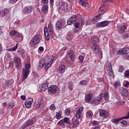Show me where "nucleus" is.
Listing matches in <instances>:
<instances>
[{
  "mask_svg": "<svg viewBox=\"0 0 129 129\" xmlns=\"http://www.w3.org/2000/svg\"><path fill=\"white\" fill-rule=\"evenodd\" d=\"M53 61H54L53 55L49 56H46L43 57L39 60L38 68L39 69H42V68L44 66L45 70H48V69L51 67V65H52Z\"/></svg>",
  "mask_w": 129,
  "mask_h": 129,
  "instance_id": "f257e3e1",
  "label": "nucleus"
},
{
  "mask_svg": "<svg viewBox=\"0 0 129 129\" xmlns=\"http://www.w3.org/2000/svg\"><path fill=\"white\" fill-rule=\"evenodd\" d=\"M41 41H42V36L39 34H37L33 37L29 44L31 47H35L37 44H40Z\"/></svg>",
  "mask_w": 129,
  "mask_h": 129,
  "instance_id": "f03ea898",
  "label": "nucleus"
},
{
  "mask_svg": "<svg viewBox=\"0 0 129 129\" xmlns=\"http://www.w3.org/2000/svg\"><path fill=\"white\" fill-rule=\"evenodd\" d=\"M105 6L104 5H102L101 7L100 8L99 10V14L97 15L95 18H93L92 19V22L94 23H96L101 19V17L100 16L102 15H103L104 13H105Z\"/></svg>",
  "mask_w": 129,
  "mask_h": 129,
  "instance_id": "7ed1b4c3",
  "label": "nucleus"
},
{
  "mask_svg": "<svg viewBox=\"0 0 129 129\" xmlns=\"http://www.w3.org/2000/svg\"><path fill=\"white\" fill-rule=\"evenodd\" d=\"M84 25V21L82 20L78 21L75 24H74L75 28L74 29V32L75 33H78L80 31V28H82Z\"/></svg>",
  "mask_w": 129,
  "mask_h": 129,
  "instance_id": "20e7f679",
  "label": "nucleus"
},
{
  "mask_svg": "<svg viewBox=\"0 0 129 129\" xmlns=\"http://www.w3.org/2000/svg\"><path fill=\"white\" fill-rule=\"evenodd\" d=\"M68 10V4L67 2H59V12H67Z\"/></svg>",
  "mask_w": 129,
  "mask_h": 129,
  "instance_id": "39448f33",
  "label": "nucleus"
},
{
  "mask_svg": "<svg viewBox=\"0 0 129 129\" xmlns=\"http://www.w3.org/2000/svg\"><path fill=\"white\" fill-rule=\"evenodd\" d=\"M105 67L106 68L109 75L110 76H112V75H113V71H112V66H111V63L109 61H107L105 64Z\"/></svg>",
  "mask_w": 129,
  "mask_h": 129,
  "instance_id": "423d86ee",
  "label": "nucleus"
},
{
  "mask_svg": "<svg viewBox=\"0 0 129 129\" xmlns=\"http://www.w3.org/2000/svg\"><path fill=\"white\" fill-rule=\"evenodd\" d=\"M66 21L64 20H60L57 21L55 24L56 30H61L63 28V26L65 25Z\"/></svg>",
  "mask_w": 129,
  "mask_h": 129,
  "instance_id": "0eeeda50",
  "label": "nucleus"
},
{
  "mask_svg": "<svg viewBox=\"0 0 129 129\" xmlns=\"http://www.w3.org/2000/svg\"><path fill=\"white\" fill-rule=\"evenodd\" d=\"M127 29V24L123 23L118 27V32L120 33V34H123L124 32H125V30Z\"/></svg>",
  "mask_w": 129,
  "mask_h": 129,
  "instance_id": "6e6552de",
  "label": "nucleus"
},
{
  "mask_svg": "<svg viewBox=\"0 0 129 129\" xmlns=\"http://www.w3.org/2000/svg\"><path fill=\"white\" fill-rule=\"evenodd\" d=\"M49 93H51V94H55L57 93V91L59 90V88L56 85H52L48 87V88Z\"/></svg>",
  "mask_w": 129,
  "mask_h": 129,
  "instance_id": "1a4fd4ad",
  "label": "nucleus"
},
{
  "mask_svg": "<svg viewBox=\"0 0 129 129\" xmlns=\"http://www.w3.org/2000/svg\"><path fill=\"white\" fill-rule=\"evenodd\" d=\"M14 61L17 64L16 68L17 70H20L22 68V63L21 62V58L18 57H15L14 58Z\"/></svg>",
  "mask_w": 129,
  "mask_h": 129,
  "instance_id": "9d476101",
  "label": "nucleus"
},
{
  "mask_svg": "<svg viewBox=\"0 0 129 129\" xmlns=\"http://www.w3.org/2000/svg\"><path fill=\"white\" fill-rule=\"evenodd\" d=\"M43 106L44 100L42 98L39 99L37 103L36 104V108H37L38 109H42Z\"/></svg>",
  "mask_w": 129,
  "mask_h": 129,
  "instance_id": "9b49d317",
  "label": "nucleus"
},
{
  "mask_svg": "<svg viewBox=\"0 0 129 129\" xmlns=\"http://www.w3.org/2000/svg\"><path fill=\"white\" fill-rule=\"evenodd\" d=\"M93 50H94V52L95 53H99L101 54V56H102V51L100 50V48L96 43H94L92 46Z\"/></svg>",
  "mask_w": 129,
  "mask_h": 129,
  "instance_id": "f8f14e48",
  "label": "nucleus"
},
{
  "mask_svg": "<svg viewBox=\"0 0 129 129\" xmlns=\"http://www.w3.org/2000/svg\"><path fill=\"white\" fill-rule=\"evenodd\" d=\"M48 89V84L45 83L41 85L38 88V91L39 92H44V91H46V90Z\"/></svg>",
  "mask_w": 129,
  "mask_h": 129,
  "instance_id": "ddd939ff",
  "label": "nucleus"
},
{
  "mask_svg": "<svg viewBox=\"0 0 129 129\" xmlns=\"http://www.w3.org/2000/svg\"><path fill=\"white\" fill-rule=\"evenodd\" d=\"M29 74H30V70L23 68L22 69V75L23 76V80H26L27 79V77L29 76Z\"/></svg>",
  "mask_w": 129,
  "mask_h": 129,
  "instance_id": "4468645a",
  "label": "nucleus"
},
{
  "mask_svg": "<svg viewBox=\"0 0 129 129\" xmlns=\"http://www.w3.org/2000/svg\"><path fill=\"white\" fill-rule=\"evenodd\" d=\"M32 103H33V98H29L25 102L26 107L27 108H31Z\"/></svg>",
  "mask_w": 129,
  "mask_h": 129,
  "instance_id": "2eb2a0df",
  "label": "nucleus"
},
{
  "mask_svg": "<svg viewBox=\"0 0 129 129\" xmlns=\"http://www.w3.org/2000/svg\"><path fill=\"white\" fill-rule=\"evenodd\" d=\"M32 10H33V7L32 6H26L23 9V13L24 14H26V15H28L29 14H30V13H32Z\"/></svg>",
  "mask_w": 129,
  "mask_h": 129,
  "instance_id": "dca6fc26",
  "label": "nucleus"
},
{
  "mask_svg": "<svg viewBox=\"0 0 129 129\" xmlns=\"http://www.w3.org/2000/svg\"><path fill=\"white\" fill-rule=\"evenodd\" d=\"M11 36H14V37H19L20 38H24V35L22 33H20L16 30H13L10 33Z\"/></svg>",
  "mask_w": 129,
  "mask_h": 129,
  "instance_id": "f3484780",
  "label": "nucleus"
},
{
  "mask_svg": "<svg viewBox=\"0 0 129 129\" xmlns=\"http://www.w3.org/2000/svg\"><path fill=\"white\" fill-rule=\"evenodd\" d=\"M76 21H77V16L73 15L67 21V24L69 25H72Z\"/></svg>",
  "mask_w": 129,
  "mask_h": 129,
  "instance_id": "a211bd4d",
  "label": "nucleus"
},
{
  "mask_svg": "<svg viewBox=\"0 0 129 129\" xmlns=\"http://www.w3.org/2000/svg\"><path fill=\"white\" fill-rule=\"evenodd\" d=\"M66 69V66L64 64H60L57 69V72L60 74H63L64 73Z\"/></svg>",
  "mask_w": 129,
  "mask_h": 129,
  "instance_id": "6ab92c4d",
  "label": "nucleus"
},
{
  "mask_svg": "<svg viewBox=\"0 0 129 129\" xmlns=\"http://www.w3.org/2000/svg\"><path fill=\"white\" fill-rule=\"evenodd\" d=\"M102 100V98L100 96L99 97L94 98L93 101L91 102V103L92 104H96V105H98V104H99V102Z\"/></svg>",
  "mask_w": 129,
  "mask_h": 129,
  "instance_id": "aec40b11",
  "label": "nucleus"
},
{
  "mask_svg": "<svg viewBox=\"0 0 129 129\" xmlns=\"http://www.w3.org/2000/svg\"><path fill=\"white\" fill-rule=\"evenodd\" d=\"M93 97V94L92 93H89L85 98V101L87 103H90L91 102V99Z\"/></svg>",
  "mask_w": 129,
  "mask_h": 129,
  "instance_id": "412c9836",
  "label": "nucleus"
},
{
  "mask_svg": "<svg viewBox=\"0 0 129 129\" xmlns=\"http://www.w3.org/2000/svg\"><path fill=\"white\" fill-rule=\"evenodd\" d=\"M109 25V21H105L101 22H99L97 24V27H102L103 28L104 27H106Z\"/></svg>",
  "mask_w": 129,
  "mask_h": 129,
  "instance_id": "4be33fe9",
  "label": "nucleus"
},
{
  "mask_svg": "<svg viewBox=\"0 0 129 129\" xmlns=\"http://www.w3.org/2000/svg\"><path fill=\"white\" fill-rule=\"evenodd\" d=\"M44 32L46 40L49 41V40H50V34H49V31H48V28L45 27L44 28Z\"/></svg>",
  "mask_w": 129,
  "mask_h": 129,
  "instance_id": "5701e85b",
  "label": "nucleus"
},
{
  "mask_svg": "<svg viewBox=\"0 0 129 129\" xmlns=\"http://www.w3.org/2000/svg\"><path fill=\"white\" fill-rule=\"evenodd\" d=\"M82 111H83V107H80L76 112V117L77 118H80L81 117V114L82 113Z\"/></svg>",
  "mask_w": 129,
  "mask_h": 129,
  "instance_id": "b1692460",
  "label": "nucleus"
},
{
  "mask_svg": "<svg viewBox=\"0 0 129 129\" xmlns=\"http://www.w3.org/2000/svg\"><path fill=\"white\" fill-rule=\"evenodd\" d=\"M120 92L122 95V96H127L128 94V92H127V90L126 89L123 88H121L120 89Z\"/></svg>",
  "mask_w": 129,
  "mask_h": 129,
  "instance_id": "393cba45",
  "label": "nucleus"
},
{
  "mask_svg": "<svg viewBox=\"0 0 129 129\" xmlns=\"http://www.w3.org/2000/svg\"><path fill=\"white\" fill-rule=\"evenodd\" d=\"M129 52V49L127 48H123L121 50H118L117 54H127Z\"/></svg>",
  "mask_w": 129,
  "mask_h": 129,
  "instance_id": "a878e982",
  "label": "nucleus"
},
{
  "mask_svg": "<svg viewBox=\"0 0 129 129\" xmlns=\"http://www.w3.org/2000/svg\"><path fill=\"white\" fill-rule=\"evenodd\" d=\"M68 55L69 56L71 61H74L75 56H74V52L73 50H70L68 53Z\"/></svg>",
  "mask_w": 129,
  "mask_h": 129,
  "instance_id": "bb28decb",
  "label": "nucleus"
},
{
  "mask_svg": "<svg viewBox=\"0 0 129 129\" xmlns=\"http://www.w3.org/2000/svg\"><path fill=\"white\" fill-rule=\"evenodd\" d=\"M10 13V10L8 9H5L4 10L0 11V15H2V17H5L7 14Z\"/></svg>",
  "mask_w": 129,
  "mask_h": 129,
  "instance_id": "cd10ccee",
  "label": "nucleus"
},
{
  "mask_svg": "<svg viewBox=\"0 0 129 129\" xmlns=\"http://www.w3.org/2000/svg\"><path fill=\"white\" fill-rule=\"evenodd\" d=\"M49 10V7L47 5H44L42 8V12L46 15V14H48V11Z\"/></svg>",
  "mask_w": 129,
  "mask_h": 129,
  "instance_id": "c85d7f7f",
  "label": "nucleus"
},
{
  "mask_svg": "<svg viewBox=\"0 0 129 129\" xmlns=\"http://www.w3.org/2000/svg\"><path fill=\"white\" fill-rule=\"evenodd\" d=\"M48 32L50 34H53V32H54V26H53V24H52V23H49L48 24Z\"/></svg>",
  "mask_w": 129,
  "mask_h": 129,
  "instance_id": "c756f323",
  "label": "nucleus"
},
{
  "mask_svg": "<svg viewBox=\"0 0 129 129\" xmlns=\"http://www.w3.org/2000/svg\"><path fill=\"white\" fill-rule=\"evenodd\" d=\"M87 0H80L79 4L83 7L86 8L87 6H88V3H87Z\"/></svg>",
  "mask_w": 129,
  "mask_h": 129,
  "instance_id": "7c9ffc66",
  "label": "nucleus"
},
{
  "mask_svg": "<svg viewBox=\"0 0 129 129\" xmlns=\"http://www.w3.org/2000/svg\"><path fill=\"white\" fill-rule=\"evenodd\" d=\"M33 123H34V121H33L32 119L28 120L25 123V124H24V127H26V126L32 125Z\"/></svg>",
  "mask_w": 129,
  "mask_h": 129,
  "instance_id": "2f4dec72",
  "label": "nucleus"
},
{
  "mask_svg": "<svg viewBox=\"0 0 129 129\" xmlns=\"http://www.w3.org/2000/svg\"><path fill=\"white\" fill-rule=\"evenodd\" d=\"M105 110H100L99 111V114L102 117H105L106 116Z\"/></svg>",
  "mask_w": 129,
  "mask_h": 129,
  "instance_id": "473e14b6",
  "label": "nucleus"
},
{
  "mask_svg": "<svg viewBox=\"0 0 129 129\" xmlns=\"http://www.w3.org/2000/svg\"><path fill=\"white\" fill-rule=\"evenodd\" d=\"M93 116V113L91 110H88L86 112V116L89 118H91V117Z\"/></svg>",
  "mask_w": 129,
  "mask_h": 129,
  "instance_id": "72a5a7b5",
  "label": "nucleus"
},
{
  "mask_svg": "<svg viewBox=\"0 0 129 129\" xmlns=\"http://www.w3.org/2000/svg\"><path fill=\"white\" fill-rule=\"evenodd\" d=\"M121 119H122V118H118L112 119L111 121L112 122H113V123H115V124H117V123H118V122H119V121H120Z\"/></svg>",
  "mask_w": 129,
  "mask_h": 129,
  "instance_id": "f704fd0d",
  "label": "nucleus"
},
{
  "mask_svg": "<svg viewBox=\"0 0 129 129\" xmlns=\"http://www.w3.org/2000/svg\"><path fill=\"white\" fill-rule=\"evenodd\" d=\"M18 45L19 43H17L15 47H13L12 48L8 49V51H9L10 52H15V51H17Z\"/></svg>",
  "mask_w": 129,
  "mask_h": 129,
  "instance_id": "c9c22d12",
  "label": "nucleus"
},
{
  "mask_svg": "<svg viewBox=\"0 0 129 129\" xmlns=\"http://www.w3.org/2000/svg\"><path fill=\"white\" fill-rule=\"evenodd\" d=\"M61 115H62V112L61 111L56 112L55 114V118H56V119H60L61 118Z\"/></svg>",
  "mask_w": 129,
  "mask_h": 129,
  "instance_id": "e433bc0d",
  "label": "nucleus"
},
{
  "mask_svg": "<svg viewBox=\"0 0 129 129\" xmlns=\"http://www.w3.org/2000/svg\"><path fill=\"white\" fill-rule=\"evenodd\" d=\"M57 125H60V126H65V123L63 119L60 120L57 122Z\"/></svg>",
  "mask_w": 129,
  "mask_h": 129,
  "instance_id": "4c0bfd02",
  "label": "nucleus"
},
{
  "mask_svg": "<svg viewBox=\"0 0 129 129\" xmlns=\"http://www.w3.org/2000/svg\"><path fill=\"white\" fill-rule=\"evenodd\" d=\"M63 121L65 122V123H68V124H71V121L70 119H69L68 117H64L63 119Z\"/></svg>",
  "mask_w": 129,
  "mask_h": 129,
  "instance_id": "58836bf2",
  "label": "nucleus"
},
{
  "mask_svg": "<svg viewBox=\"0 0 129 129\" xmlns=\"http://www.w3.org/2000/svg\"><path fill=\"white\" fill-rule=\"evenodd\" d=\"M13 107H15V104H14V103H10L9 104H8L7 108H13Z\"/></svg>",
  "mask_w": 129,
  "mask_h": 129,
  "instance_id": "ea45409f",
  "label": "nucleus"
},
{
  "mask_svg": "<svg viewBox=\"0 0 129 129\" xmlns=\"http://www.w3.org/2000/svg\"><path fill=\"white\" fill-rule=\"evenodd\" d=\"M73 125H74V127H75L78 126V125H79V121L77 120L74 121H73Z\"/></svg>",
  "mask_w": 129,
  "mask_h": 129,
  "instance_id": "a19ab883",
  "label": "nucleus"
},
{
  "mask_svg": "<svg viewBox=\"0 0 129 129\" xmlns=\"http://www.w3.org/2000/svg\"><path fill=\"white\" fill-rule=\"evenodd\" d=\"M92 40L95 43H97V42H99V38L96 37L95 36H93L92 37Z\"/></svg>",
  "mask_w": 129,
  "mask_h": 129,
  "instance_id": "79ce46f5",
  "label": "nucleus"
},
{
  "mask_svg": "<svg viewBox=\"0 0 129 129\" xmlns=\"http://www.w3.org/2000/svg\"><path fill=\"white\" fill-rule=\"evenodd\" d=\"M87 83H88L87 81L85 80H83L80 82L79 84L80 85H87Z\"/></svg>",
  "mask_w": 129,
  "mask_h": 129,
  "instance_id": "37998d69",
  "label": "nucleus"
},
{
  "mask_svg": "<svg viewBox=\"0 0 129 129\" xmlns=\"http://www.w3.org/2000/svg\"><path fill=\"white\" fill-rule=\"evenodd\" d=\"M64 112L67 115H69V114L71 113V111H70V109L68 108L65 110Z\"/></svg>",
  "mask_w": 129,
  "mask_h": 129,
  "instance_id": "c03bdc74",
  "label": "nucleus"
},
{
  "mask_svg": "<svg viewBox=\"0 0 129 129\" xmlns=\"http://www.w3.org/2000/svg\"><path fill=\"white\" fill-rule=\"evenodd\" d=\"M69 84V89L72 91V90H73V84L70 82Z\"/></svg>",
  "mask_w": 129,
  "mask_h": 129,
  "instance_id": "a18cd8bd",
  "label": "nucleus"
},
{
  "mask_svg": "<svg viewBox=\"0 0 129 129\" xmlns=\"http://www.w3.org/2000/svg\"><path fill=\"white\" fill-rule=\"evenodd\" d=\"M124 71V68L123 67H119L118 69V72H120V73H122Z\"/></svg>",
  "mask_w": 129,
  "mask_h": 129,
  "instance_id": "49530a36",
  "label": "nucleus"
},
{
  "mask_svg": "<svg viewBox=\"0 0 129 129\" xmlns=\"http://www.w3.org/2000/svg\"><path fill=\"white\" fill-rule=\"evenodd\" d=\"M49 108L51 110H55V109H56V106L55 104H52L50 105Z\"/></svg>",
  "mask_w": 129,
  "mask_h": 129,
  "instance_id": "de8ad7c7",
  "label": "nucleus"
},
{
  "mask_svg": "<svg viewBox=\"0 0 129 129\" xmlns=\"http://www.w3.org/2000/svg\"><path fill=\"white\" fill-rule=\"evenodd\" d=\"M108 95V93L106 92L105 93H103L100 94V96L101 97V98H102V97H106Z\"/></svg>",
  "mask_w": 129,
  "mask_h": 129,
  "instance_id": "09e8293b",
  "label": "nucleus"
},
{
  "mask_svg": "<svg viewBox=\"0 0 129 129\" xmlns=\"http://www.w3.org/2000/svg\"><path fill=\"white\" fill-rule=\"evenodd\" d=\"M79 59L80 60V63H82V62H83V60H84V56L82 55H79Z\"/></svg>",
  "mask_w": 129,
  "mask_h": 129,
  "instance_id": "8fccbe9b",
  "label": "nucleus"
},
{
  "mask_svg": "<svg viewBox=\"0 0 129 129\" xmlns=\"http://www.w3.org/2000/svg\"><path fill=\"white\" fill-rule=\"evenodd\" d=\"M125 77H129V70L125 71L124 73Z\"/></svg>",
  "mask_w": 129,
  "mask_h": 129,
  "instance_id": "3c124183",
  "label": "nucleus"
},
{
  "mask_svg": "<svg viewBox=\"0 0 129 129\" xmlns=\"http://www.w3.org/2000/svg\"><path fill=\"white\" fill-rule=\"evenodd\" d=\"M120 85V83H119V82H115L114 83V87L116 88L117 87H118V86H119Z\"/></svg>",
  "mask_w": 129,
  "mask_h": 129,
  "instance_id": "603ef678",
  "label": "nucleus"
},
{
  "mask_svg": "<svg viewBox=\"0 0 129 129\" xmlns=\"http://www.w3.org/2000/svg\"><path fill=\"white\" fill-rule=\"evenodd\" d=\"M6 85L7 86H10V85H12V82L11 81L7 80L6 81Z\"/></svg>",
  "mask_w": 129,
  "mask_h": 129,
  "instance_id": "864d4df0",
  "label": "nucleus"
},
{
  "mask_svg": "<svg viewBox=\"0 0 129 129\" xmlns=\"http://www.w3.org/2000/svg\"><path fill=\"white\" fill-rule=\"evenodd\" d=\"M30 68H31V64H30V63H27L25 65V68H24V69H27V70H29V69H30Z\"/></svg>",
  "mask_w": 129,
  "mask_h": 129,
  "instance_id": "5fc2aeb1",
  "label": "nucleus"
},
{
  "mask_svg": "<svg viewBox=\"0 0 129 129\" xmlns=\"http://www.w3.org/2000/svg\"><path fill=\"white\" fill-rule=\"evenodd\" d=\"M17 52L20 54H25V50L24 49H19L17 50Z\"/></svg>",
  "mask_w": 129,
  "mask_h": 129,
  "instance_id": "6e6d98bb",
  "label": "nucleus"
},
{
  "mask_svg": "<svg viewBox=\"0 0 129 129\" xmlns=\"http://www.w3.org/2000/svg\"><path fill=\"white\" fill-rule=\"evenodd\" d=\"M17 2H18V0H9L10 4H12L13 5L16 4V3H17Z\"/></svg>",
  "mask_w": 129,
  "mask_h": 129,
  "instance_id": "4d7b16f0",
  "label": "nucleus"
},
{
  "mask_svg": "<svg viewBox=\"0 0 129 129\" xmlns=\"http://www.w3.org/2000/svg\"><path fill=\"white\" fill-rule=\"evenodd\" d=\"M9 66H10V67H11V68H13V67H14V63L13 61H9Z\"/></svg>",
  "mask_w": 129,
  "mask_h": 129,
  "instance_id": "13d9d810",
  "label": "nucleus"
},
{
  "mask_svg": "<svg viewBox=\"0 0 129 129\" xmlns=\"http://www.w3.org/2000/svg\"><path fill=\"white\" fill-rule=\"evenodd\" d=\"M42 4H48V0H41Z\"/></svg>",
  "mask_w": 129,
  "mask_h": 129,
  "instance_id": "bf43d9fd",
  "label": "nucleus"
},
{
  "mask_svg": "<svg viewBox=\"0 0 129 129\" xmlns=\"http://www.w3.org/2000/svg\"><path fill=\"white\" fill-rule=\"evenodd\" d=\"M39 51H40V52H42V51H44V47L43 46H40L38 48Z\"/></svg>",
  "mask_w": 129,
  "mask_h": 129,
  "instance_id": "052dcab7",
  "label": "nucleus"
},
{
  "mask_svg": "<svg viewBox=\"0 0 129 129\" xmlns=\"http://www.w3.org/2000/svg\"><path fill=\"white\" fill-rule=\"evenodd\" d=\"M120 123H121L122 124H123V125H125V124H126V121L122 120L121 121Z\"/></svg>",
  "mask_w": 129,
  "mask_h": 129,
  "instance_id": "680f3d73",
  "label": "nucleus"
},
{
  "mask_svg": "<svg viewBox=\"0 0 129 129\" xmlns=\"http://www.w3.org/2000/svg\"><path fill=\"white\" fill-rule=\"evenodd\" d=\"M124 86H125V87H127V88H128V86H129V82H126V84H125Z\"/></svg>",
  "mask_w": 129,
  "mask_h": 129,
  "instance_id": "e2e57ef3",
  "label": "nucleus"
},
{
  "mask_svg": "<svg viewBox=\"0 0 129 129\" xmlns=\"http://www.w3.org/2000/svg\"><path fill=\"white\" fill-rule=\"evenodd\" d=\"M21 98L23 100H25L26 99V96H24V95H22L21 96Z\"/></svg>",
  "mask_w": 129,
  "mask_h": 129,
  "instance_id": "0e129e2a",
  "label": "nucleus"
},
{
  "mask_svg": "<svg viewBox=\"0 0 129 129\" xmlns=\"http://www.w3.org/2000/svg\"><path fill=\"white\" fill-rule=\"evenodd\" d=\"M108 99H109V98H108V95L105 97V100L106 102H107L108 101Z\"/></svg>",
  "mask_w": 129,
  "mask_h": 129,
  "instance_id": "69168bd1",
  "label": "nucleus"
},
{
  "mask_svg": "<svg viewBox=\"0 0 129 129\" xmlns=\"http://www.w3.org/2000/svg\"><path fill=\"white\" fill-rule=\"evenodd\" d=\"M129 118L128 116H126L123 117H120V118H122V119H123L124 118H125L126 119H127V118Z\"/></svg>",
  "mask_w": 129,
  "mask_h": 129,
  "instance_id": "338daca9",
  "label": "nucleus"
},
{
  "mask_svg": "<svg viewBox=\"0 0 129 129\" xmlns=\"http://www.w3.org/2000/svg\"><path fill=\"white\" fill-rule=\"evenodd\" d=\"M97 122H98L97 121L94 120L93 121V124H94L95 125L97 124Z\"/></svg>",
  "mask_w": 129,
  "mask_h": 129,
  "instance_id": "774afa93",
  "label": "nucleus"
}]
</instances>
